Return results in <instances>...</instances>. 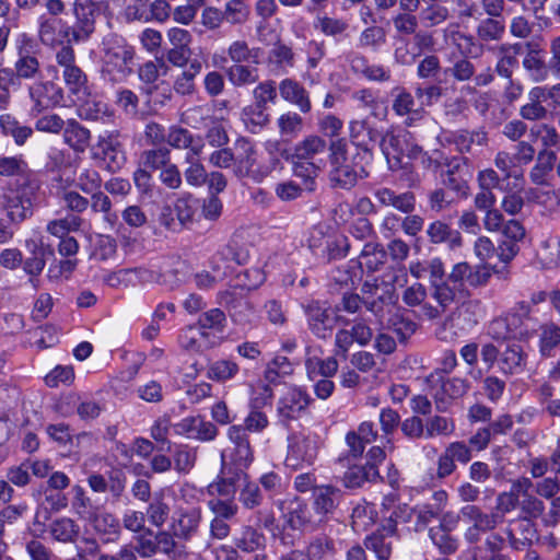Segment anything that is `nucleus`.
<instances>
[{
    "instance_id": "f257e3e1",
    "label": "nucleus",
    "mask_w": 560,
    "mask_h": 560,
    "mask_svg": "<svg viewBox=\"0 0 560 560\" xmlns=\"http://www.w3.org/2000/svg\"><path fill=\"white\" fill-rule=\"evenodd\" d=\"M229 439L231 445L221 453L222 478L220 481L209 485L210 494H218L230 498L235 493V481L244 475L252 460L253 453L246 438L245 430L240 425H233L229 429Z\"/></svg>"
},
{
    "instance_id": "f03ea898",
    "label": "nucleus",
    "mask_w": 560,
    "mask_h": 560,
    "mask_svg": "<svg viewBox=\"0 0 560 560\" xmlns=\"http://www.w3.org/2000/svg\"><path fill=\"white\" fill-rule=\"evenodd\" d=\"M37 190L38 186L32 182H25L14 188H4L0 192V209L12 223H22L33 215Z\"/></svg>"
},
{
    "instance_id": "7ed1b4c3",
    "label": "nucleus",
    "mask_w": 560,
    "mask_h": 560,
    "mask_svg": "<svg viewBox=\"0 0 560 560\" xmlns=\"http://www.w3.org/2000/svg\"><path fill=\"white\" fill-rule=\"evenodd\" d=\"M74 24L67 26L63 36L67 43H83L95 32L96 18L100 14V3L94 0H74L72 3Z\"/></svg>"
},
{
    "instance_id": "20e7f679",
    "label": "nucleus",
    "mask_w": 560,
    "mask_h": 560,
    "mask_svg": "<svg viewBox=\"0 0 560 560\" xmlns=\"http://www.w3.org/2000/svg\"><path fill=\"white\" fill-rule=\"evenodd\" d=\"M135 49L122 43L104 50L102 72L113 82L122 81L133 73Z\"/></svg>"
},
{
    "instance_id": "39448f33",
    "label": "nucleus",
    "mask_w": 560,
    "mask_h": 560,
    "mask_svg": "<svg viewBox=\"0 0 560 560\" xmlns=\"http://www.w3.org/2000/svg\"><path fill=\"white\" fill-rule=\"evenodd\" d=\"M16 60L14 72L16 79H36L42 74V66L37 55L40 52L37 43L27 34H21L16 39Z\"/></svg>"
},
{
    "instance_id": "423d86ee",
    "label": "nucleus",
    "mask_w": 560,
    "mask_h": 560,
    "mask_svg": "<svg viewBox=\"0 0 560 560\" xmlns=\"http://www.w3.org/2000/svg\"><path fill=\"white\" fill-rule=\"evenodd\" d=\"M235 150L233 172L238 178L250 177L259 180L267 175V171L258 162L256 147L250 140L238 138L235 141Z\"/></svg>"
},
{
    "instance_id": "0eeeda50",
    "label": "nucleus",
    "mask_w": 560,
    "mask_h": 560,
    "mask_svg": "<svg viewBox=\"0 0 560 560\" xmlns=\"http://www.w3.org/2000/svg\"><path fill=\"white\" fill-rule=\"evenodd\" d=\"M318 439L315 435H293L289 439L285 466L292 469L312 465L317 456Z\"/></svg>"
},
{
    "instance_id": "6e6552de",
    "label": "nucleus",
    "mask_w": 560,
    "mask_h": 560,
    "mask_svg": "<svg viewBox=\"0 0 560 560\" xmlns=\"http://www.w3.org/2000/svg\"><path fill=\"white\" fill-rule=\"evenodd\" d=\"M56 62L61 68L62 79L69 91L78 93L85 88L86 74L75 63V52L70 43L60 46L56 52Z\"/></svg>"
},
{
    "instance_id": "1a4fd4ad",
    "label": "nucleus",
    "mask_w": 560,
    "mask_h": 560,
    "mask_svg": "<svg viewBox=\"0 0 560 560\" xmlns=\"http://www.w3.org/2000/svg\"><path fill=\"white\" fill-rule=\"evenodd\" d=\"M28 94L32 101V113L36 115L59 106L63 101L62 89L49 80L34 82L28 88Z\"/></svg>"
},
{
    "instance_id": "9d476101",
    "label": "nucleus",
    "mask_w": 560,
    "mask_h": 560,
    "mask_svg": "<svg viewBox=\"0 0 560 560\" xmlns=\"http://www.w3.org/2000/svg\"><path fill=\"white\" fill-rule=\"evenodd\" d=\"M504 237L499 244V258L503 262H510L520 252V242L525 238L524 225L515 219L508 220L500 231Z\"/></svg>"
},
{
    "instance_id": "9b49d317",
    "label": "nucleus",
    "mask_w": 560,
    "mask_h": 560,
    "mask_svg": "<svg viewBox=\"0 0 560 560\" xmlns=\"http://www.w3.org/2000/svg\"><path fill=\"white\" fill-rule=\"evenodd\" d=\"M327 148L328 145L322 137L311 135L295 145L292 159L308 161L315 165L325 167Z\"/></svg>"
},
{
    "instance_id": "f8f14e48",
    "label": "nucleus",
    "mask_w": 560,
    "mask_h": 560,
    "mask_svg": "<svg viewBox=\"0 0 560 560\" xmlns=\"http://www.w3.org/2000/svg\"><path fill=\"white\" fill-rule=\"evenodd\" d=\"M349 137L353 145L372 156L373 148L378 142L381 133L366 119H357L349 124Z\"/></svg>"
},
{
    "instance_id": "ddd939ff",
    "label": "nucleus",
    "mask_w": 560,
    "mask_h": 560,
    "mask_svg": "<svg viewBox=\"0 0 560 560\" xmlns=\"http://www.w3.org/2000/svg\"><path fill=\"white\" fill-rule=\"evenodd\" d=\"M488 133L482 128L468 130L458 129L450 132L446 141L454 144L462 154H471L477 148L488 144Z\"/></svg>"
},
{
    "instance_id": "4468645a",
    "label": "nucleus",
    "mask_w": 560,
    "mask_h": 560,
    "mask_svg": "<svg viewBox=\"0 0 560 560\" xmlns=\"http://www.w3.org/2000/svg\"><path fill=\"white\" fill-rule=\"evenodd\" d=\"M279 510L283 518L284 526L292 530H303L310 523V512L307 506L298 498L287 499L279 503Z\"/></svg>"
},
{
    "instance_id": "2eb2a0df",
    "label": "nucleus",
    "mask_w": 560,
    "mask_h": 560,
    "mask_svg": "<svg viewBox=\"0 0 560 560\" xmlns=\"http://www.w3.org/2000/svg\"><path fill=\"white\" fill-rule=\"evenodd\" d=\"M178 435L200 441H210L217 436V428L200 417H187L174 425Z\"/></svg>"
},
{
    "instance_id": "dca6fc26",
    "label": "nucleus",
    "mask_w": 560,
    "mask_h": 560,
    "mask_svg": "<svg viewBox=\"0 0 560 560\" xmlns=\"http://www.w3.org/2000/svg\"><path fill=\"white\" fill-rule=\"evenodd\" d=\"M310 404V397L303 387H285L278 411L283 419H295Z\"/></svg>"
},
{
    "instance_id": "f3484780",
    "label": "nucleus",
    "mask_w": 560,
    "mask_h": 560,
    "mask_svg": "<svg viewBox=\"0 0 560 560\" xmlns=\"http://www.w3.org/2000/svg\"><path fill=\"white\" fill-rule=\"evenodd\" d=\"M374 197L382 207H390L402 213H412L416 209L412 191L397 194L388 187H381L374 191Z\"/></svg>"
},
{
    "instance_id": "a211bd4d",
    "label": "nucleus",
    "mask_w": 560,
    "mask_h": 560,
    "mask_svg": "<svg viewBox=\"0 0 560 560\" xmlns=\"http://www.w3.org/2000/svg\"><path fill=\"white\" fill-rule=\"evenodd\" d=\"M165 142L174 149L187 150L186 153L202 152L205 149V142L200 136H195L188 129L177 125L168 128Z\"/></svg>"
},
{
    "instance_id": "6ab92c4d",
    "label": "nucleus",
    "mask_w": 560,
    "mask_h": 560,
    "mask_svg": "<svg viewBox=\"0 0 560 560\" xmlns=\"http://www.w3.org/2000/svg\"><path fill=\"white\" fill-rule=\"evenodd\" d=\"M524 44H502L498 47L499 59L495 66L497 73L504 79H511L518 66L517 57L523 54Z\"/></svg>"
},
{
    "instance_id": "aec40b11",
    "label": "nucleus",
    "mask_w": 560,
    "mask_h": 560,
    "mask_svg": "<svg viewBox=\"0 0 560 560\" xmlns=\"http://www.w3.org/2000/svg\"><path fill=\"white\" fill-rule=\"evenodd\" d=\"M427 235L430 243H446L451 249L459 248L463 245L460 233L441 220H435L428 225Z\"/></svg>"
},
{
    "instance_id": "412c9836",
    "label": "nucleus",
    "mask_w": 560,
    "mask_h": 560,
    "mask_svg": "<svg viewBox=\"0 0 560 560\" xmlns=\"http://www.w3.org/2000/svg\"><path fill=\"white\" fill-rule=\"evenodd\" d=\"M279 92L284 101L298 106L303 114L311 110L308 93L298 81L292 79L282 80L279 84Z\"/></svg>"
},
{
    "instance_id": "4be33fe9",
    "label": "nucleus",
    "mask_w": 560,
    "mask_h": 560,
    "mask_svg": "<svg viewBox=\"0 0 560 560\" xmlns=\"http://www.w3.org/2000/svg\"><path fill=\"white\" fill-rule=\"evenodd\" d=\"M62 137L65 143L77 153L85 152L91 143V131L75 119L66 121Z\"/></svg>"
},
{
    "instance_id": "5701e85b",
    "label": "nucleus",
    "mask_w": 560,
    "mask_h": 560,
    "mask_svg": "<svg viewBox=\"0 0 560 560\" xmlns=\"http://www.w3.org/2000/svg\"><path fill=\"white\" fill-rule=\"evenodd\" d=\"M396 494L389 493L384 497L383 500V509L389 512L387 516V524L384 525V529L387 535H394L396 530V525L398 523H407L410 522L413 509L409 508L407 504L395 505Z\"/></svg>"
},
{
    "instance_id": "b1692460",
    "label": "nucleus",
    "mask_w": 560,
    "mask_h": 560,
    "mask_svg": "<svg viewBox=\"0 0 560 560\" xmlns=\"http://www.w3.org/2000/svg\"><path fill=\"white\" fill-rule=\"evenodd\" d=\"M200 518V510L196 508L178 512L172 520L171 530L175 537L187 539L196 533Z\"/></svg>"
},
{
    "instance_id": "393cba45",
    "label": "nucleus",
    "mask_w": 560,
    "mask_h": 560,
    "mask_svg": "<svg viewBox=\"0 0 560 560\" xmlns=\"http://www.w3.org/2000/svg\"><path fill=\"white\" fill-rule=\"evenodd\" d=\"M557 161L556 152L552 150H539L536 163L529 171V179L536 186H548V176L553 170Z\"/></svg>"
},
{
    "instance_id": "a878e982",
    "label": "nucleus",
    "mask_w": 560,
    "mask_h": 560,
    "mask_svg": "<svg viewBox=\"0 0 560 560\" xmlns=\"http://www.w3.org/2000/svg\"><path fill=\"white\" fill-rule=\"evenodd\" d=\"M305 312L308 317V325L311 330L318 338H327L332 329L328 310L320 306L318 302H311L306 305Z\"/></svg>"
},
{
    "instance_id": "bb28decb",
    "label": "nucleus",
    "mask_w": 560,
    "mask_h": 560,
    "mask_svg": "<svg viewBox=\"0 0 560 560\" xmlns=\"http://www.w3.org/2000/svg\"><path fill=\"white\" fill-rule=\"evenodd\" d=\"M407 135H396L387 131L380 138V148L385 155L388 164L394 168L400 162V155L405 153V143Z\"/></svg>"
},
{
    "instance_id": "cd10ccee",
    "label": "nucleus",
    "mask_w": 560,
    "mask_h": 560,
    "mask_svg": "<svg viewBox=\"0 0 560 560\" xmlns=\"http://www.w3.org/2000/svg\"><path fill=\"white\" fill-rule=\"evenodd\" d=\"M456 366V354L453 351H447L444 353L442 360V368L435 370L430 375L425 377V382L428 385H445L451 382H460L463 384H469L470 381L468 378H460L457 376L450 377L448 375Z\"/></svg>"
},
{
    "instance_id": "c85d7f7f",
    "label": "nucleus",
    "mask_w": 560,
    "mask_h": 560,
    "mask_svg": "<svg viewBox=\"0 0 560 560\" xmlns=\"http://www.w3.org/2000/svg\"><path fill=\"white\" fill-rule=\"evenodd\" d=\"M376 438L371 422H362L358 431H351L347 434L346 441L353 456H360L366 444L372 443Z\"/></svg>"
},
{
    "instance_id": "c756f323",
    "label": "nucleus",
    "mask_w": 560,
    "mask_h": 560,
    "mask_svg": "<svg viewBox=\"0 0 560 560\" xmlns=\"http://www.w3.org/2000/svg\"><path fill=\"white\" fill-rule=\"evenodd\" d=\"M160 68L167 69L165 61L163 59H156L155 61H147L142 63L138 68V78L141 82L147 84L148 86L143 89L144 94L148 96V101L151 102L152 95L154 91L158 89V85H153V83L160 77Z\"/></svg>"
},
{
    "instance_id": "7c9ffc66",
    "label": "nucleus",
    "mask_w": 560,
    "mask_h": 560,
    "mask_svg": "<svg viewBox=\"0 0 560 560\" xmlns=\"http://www.w3.org/2000/svg\"><path fill=\"white\" fill-rule=\"evenodd\" d=\"M201 153L202 152L185 154V163L187 164V167L184 171V176L187 184L194 187L202 186L208 179L206 168L200 161Z\"/></svg>"
},
{
    "instance_id": "2f4dec72",
    "label": "nucleus",
    "mask_w": 560,
    "mask_h": 560,
    "mask_svg": "<svg viewBox=\"0 0 560 560\" xmlns=\"http://www.w3.org/2000/svg\"><path fill=\"white\" fill-rule=\"evenodd\" d=\"M451 18V11L439 1L425 4L419 12V20L424 27H435Z\"/></svg>"
},
{
    "instance_id": "473e14b6",
    "label": "nucleus",
    "mask_w": 560,
    "mask_h": 560,
    "mask_svg": "<svg viewBox=\"0 0 560 560\" xmlns=\"http://www.w3.org/2000/svg\"><path fill=\"white\" fill-rule=\"evenodd\" d=\"M293 374V365L285 357H276L268 363L265 377L269 383L287 384V378Z\"/></svg>"
},
{
    "instance_id": "72a5a7b5",
    "label": "nucleus",
    "mask_w": 560,
    "mask_h": 560,
    "mask_svg": "<svg viewBox=\"0 0 560 560\" xmlns=\"http://www.w3.org/2000/svg\"><path fill=\"white\" fill-rule=\"evenodd\" d=\"M202 63L192 59L186 69L176 78L174 89L182 95H189L195 91V78L201 72Z\"/></svg>"
},
{
    "instance_id": "f704fd0d",
    "label": "nucleus",
    "mask_w": 560,
    "mask_h": 560,
    "mask_svg": "<svg viewBox=\"0 0 560 560\" xmlns=\"http://www.w3.org/2000/svg\"><path fill=\"white\" fill-rule=\"evenodd\" d=\"M525 198L528 202L539 205L550 212L555 211L559 205V198L549 185L528 188L525 191Z\"/></svg>"
},
{
    "instance_id": "c9c22d12",
    "label": "nucleus",
    "mask_w": 560,
    "mask_h": 560,
    "mask_svg": "<svg viewBox=\"0 0 560 560\" xmlns=\"http://www.w3.org/2000/svg\"><path fill=\"white\" fill-rule=\"evenodd\" d=\"M505 33L502 19L487 18L480 21L476 28L478 39L485 43L499 42Z\"/></svg>"
},
{
    "instance_id": "e433bc0d",
    "label": "nucleus",
    "mask_w": 560,
    "mask_h": 560,
    "mask_svg": "<svg viewBox=\"0 0 560 560\" xmlns=\"http://www.w3.org/2000/svg\"><path fill=\"white\" fill-rule=\"evenodd\" d=\"M376 513L374 505L368 502L357 504L351 514V525L354 532L368 530L374 523Z\"/></svg>"
},
{
    "instance_id": "4c0bfd02",
    "label": "nucleus",
    "mask_w": 560,
    "mask_h": 560,
    "mask_svg": "<svg viewBox=\"0 0 560 560\" xmlns=\"http://www.w3.org/2000/svg\"><path fill=\"white\" fill-rule=\"evenodd\" d=\"M0 127L3 133L12 137L18 145H23L33 135V129L31 127L21 125L11 115H2L0 117Z\"/></svg>"
},
{
    "instance_id": "58836bf2",
    "label": "nucleus",
    "mask_w": 560,
    "mask_h": 560,
    "mask_svg": "<svg viewBox=\"0 0 560 560\" xmlns=\"http://www.w3.org/2000/svg\"><path fill=\"white\" fill-rule=\"evenodd\" d=\"M529 137L535 140H539L541 143V150H550V148L560 147V133L558 130L549 124L534 125L529 129Z\"/></svg>"
},
{
    "instance_id": "ea45409f",
    "label": "nucleus",
    "mask_w": 560,
    "mask_h": 560,
    "mask_svg": "<svg viewBox=\"0 0 560 560\" xmlns=\"http://www.w3.org/2000/svg\"><path fill=\"white\" fill-rule=\"evenodd\" d=\"M526 354L520 345H508L506 349L501 353L500 364L502 371L506 374L515 373L523 366Z\"/></svg>"
},
{
    "instance_id": "a19ab883",
    "label": "nucleus",
    "mask_w": 560,
    "mask_h": 560,
    "mask_svg": "<svg viewBox=\"0 0 560 560\" xmlns=\"http://www.w3.org/2000/svg\"><path fill=\"white\" fill-rule=\"evenodd\" d=\"M537 257L544 268L552 269L560 266V238L550 237L544 241Z\"/></svg>"
},
{
    "instance_id": "79ce46f5",
    "label": "nucleus",
    "mask_w": 560,
    "mask_h": 560,
    "mask_svg": "<svg viewBox=\"0 0 560 560\" xmlns=\"http://www.w3.org/2000/svg\"><path fill=\"white\" fill-rule=\"evenodd\" d=\"M279 133L282 138L291 140L302 131L303 118L293 112L281 114L277 120Z\"/></svg>"
},
{
    "instance_id": "37998d69",
    "label": "nucleus",
    "mask_w": 560,
    "mask_h": 560,
    "mask_svg": "<svg viewBox=\"0 0 560 560\" xmlns=\"http://www.w3.org/2000/svg\"><path fill=\"white\" fill-rule=\"evenodd\" d=\"M430 289L432 299L442 310H447L455 302L457 293L460 291L459 288L455 287L447 279L430 287Z\"/></svg>"
},
{
    "instance_id": "c03bdc74",
    "label": "nucleus",
    "mask_w": 560,
    "mask_h": 560,
    "mask_svg": "<svg viewBox=\"0 0 560 560\" xmlns=\"http://www.w3.org/2000/svg\"><path fill=\"white\" fill-rule=\"evenodd\" d=\"M168 162H171V152L164 147L145 150L140 154V165L147 170H161Z\"/></svg>"
},
{
    "instance_id": "a18cd8bd",
    "label": "nucleus",
    "mask_w": 560,
    "mask_h": 560,
    "mask_svg": "<svg viewBox=\"0 0 560 560\" xmlns=\"http://www.w3.org/2000/svg\"><path fill=\"white\" fill-rule=\"evenodd\" d=\"M305 366L310 378L314 380L317 376H332L337 372L338 363L334 358L322 360L314 357L306 359Z\"/></svg>"
},
{
    "instance_id": "49530a36",
    "label": "nucleus",
    "mask_w": 560,
    "mask_h": 560,
    "mask_svg": "<svg viewBox=\"0 0 560 560\" xmlns=\"http://www.w3.org/2000/svg\"><path fill=\"white\" fill-rule=\"evenodd\" d=\"M230 82L234 86L254 84L258 81L259 74L257 68L233 65L226 71Z\"/></svg>"
},
{
    "instance_id": "de8ad7c7",
    "label": "nucleus",
    "mask_w": 560,
    "mask_h": 560,
    "mask_svg": "<svg viewBox=\"0 0 560 560\" xmlns=\"http://www.w3.org/2000/svg\"><path fill=\"white\" fill-rule=\"evenodd\" d=\"M358 173L351 166H342L329 171V182L332 188L351 189L358 183Z\"/></svg>"
},
{
    "instance_id": "09e8293b",
    "label": "nucleus",
    "mask_w": 560,
    "mask_h": 560,
    "mask_svg": "<svg viewBox=\"0 0 560 560\" xmlns=\"http://www.w3.org/2000/svg\"><path fill=\"white\" fill-rule=\"evenodd\" d=\"M393 93H395V97L392 108L397 116H407L418 113L415 96L409 91L405 88L397 86L393 90Z\"/></svg>"
},
{
    "instance_id": "8fccbe9b",
    "label": "nucleus",
    "mask_w": 560,
    "mask_h": 560,
    "mask_svg": "<svg viewBox=\"0 0 560 560\" xmlns=\"http://www.w3.org/2000/svg\"><path fill=\"white\" fill-rule=\"evenodd\" d=\"M259 48L250 49L245 40H235L228 48V55L235 65L253 61L258 63Z\"/></svg>"
},
{
    "instance_id": "3c124183",
    "label": "nucleus",
    "mask_w": 560,
    "mask_h": 560,
    "mask_svg": "<svg viewBox=\"0 0 560 560\" xmlns=\"http://www.w3.org/2000/svg\"><path fill=\"white\" fill-rule=\"evenodd\" d=\"M57 20L48 16H40L38 23V38L44 46L56 47L57 45H63L57 36Z\"/></svg>"
},
{
    "instance_id": "603ef678",
    "label": "nucleus",
    "mask_w": 560,
    "mask_h": 560,
    "mask_svg": "<svg viewBox=\"0 0 560 560\" xmlns=\"http://www.w3.org/2000/svg\"><path fill=\"white\" fill-rule=\"evenodd\" d=\"M314 27L326 36L337 37L342 35L349 25L342 19L318 15L314 22Z\"/></svg>"
},
{
    "instance_id": "864d4df0",
    "label": "nucleus",
    "mask_w": 560,
    "mask_h": 560,
    "mask_svg": "<svg viewBox=\"0 0 560 560\" xmlns=\"http://www.w3.org/2000/svg\"><path fill=\"white\" fill-rule=\"evenodd\" d=\"M378 477V469L353 466L345 474V483L349 488H355L365 481H374Z\"/></svg>"
},
{
    "instance_id": "5fc2aeb1",
    "label": "nucleus",
    "mask_w": 560,
    "mask_h": 560,
    "mask_svg": "<svg viewBox=\"0 0 560 560\" xmlns=\"http://www.w3.org/2000/svg\"><path fill=\"white\" fill-rule=\"evenodd\" d=\"M91 209L95 213H103L104 221L113 228L117 222V214L112 211V201L107 195L97 191L91 196Z\"/></svg>"
},
{
    "instance_id": "6e6d98bb",
    "label": "nucleus",
    "mask_w": 560,
    "mask_h": 560,
    "mask_svg": "<svg viewBox=\"0 0 560 560\" xmlns=\"http://www.w3.org/2000/svg\"><path fill=\"white\" fill-rule=\"evenodd\" d=\"M165 491L155 494L153 501L150 503L147 514L152 525L156 527L163 526L168 514L170 506L164 502Z\"/></svg>"
},
{
    "instance_id": "4d7b16f0",
    "label": "nucleus",
    "mask_w": 560,
    "mask_h": 560,
    "mask_svg": "<svg viewBox=\"0 0 560 560\" xmlns=\"http://www.w3.org/2000/svg\"><path fill=\"white\" fill-rule=\"evenodd\" d=\"M315 508L320 513L330 512L338 500V491L329 486L317 487L314 491Z\"/></svg>"
},
{
    "instance_id": "13d9d810",
    "label": "nucleus",
    "mask_w": 560,
    "mask_h": 560,
    "mask_svg": "<svg viewBox=\"0 0 560 560\" xmlns=\"http://www.w3.org/2000/svg\"><path fill=\"white\" fill-rule=\"evenodd\" d=\"M392 22L395 31L404 36H409L416 33V31L419 28V23H421L419 15L404 11H400L394 15Z\"/></svg>"
},
{
    "instance_id": "bf43d9fd",
    "label": "nucleus",
    "mask_w": 560,
    "mask_h": 560,
    "mask_svg": "<svg viewBox=\"0 0 560 560\" xmlns=\"http://www.w3.org/2000/svg\"><path fill=\"white\" fill-rule=\"evenodd\" d=\"M83 220L78 215H67L66 218L50 221L47 231L58 237L66 236L70 231H78L82 226Z\"/></svg>"
},
{
    "instance_id": "052dcab7",
    "label": "nucleus",
    "mask_w": 560,
    "mask_h": 560,
    "mask_svg": "<svg viewBox=\"0 0 560 560\" xmlns=\"http://www.w3.org/2000/svg\"><path fill=\"white\" fill-rule=\"evenodd\" d=\"M329 152L330 170H336L342 166H348V144L342 138L332 140L327 148Z\"/></svg>"
},
{
    "instance_id": "680f3d73",
    "label": "nucleus",
    "mask_w": 560,
    "mask_h": 560,
    "mask_svg": "<svg viewBox=\"0 0 560 560\" xmlns=\"http://www.w3.org/2000/svg\"><path fill=\"white\" fill-rule=\"evenodd\" d=\"M198 4L195 0L172 3V16L176 23L188 25L196 18Z\"/></svg>"
},
{
    "instance_id": "e2e57ef3",
    "label": "nucleus",
    "mask_w": 560,
    "mask_h": 560,
    "mask_svg": "<svg viewBox=\"0 0 560 560\" xmlns=\"http://www.w3.org/2000/svg\"><path fill=\"white\" fill-rule=\"evenodd\" d=\"M79 529L77 525L70 518H60L51 524L50 534L51 536L62 542H69L77 537Z\"/></svg>"
},
{
    "instance_id": "0e129e2a",
    "label": "nucleus",
    "mask_w": 560,
    "mask_h": 560,
    "mask_svg": "<svg viewBox=\"0 0 560 560\" xmlns=\"http://www.w3.org/2000/svg\"><path fill=\"white\" fill-rule=\"evenodd\" d=\"M94 528L106 536V541L114 540L119 533V522L112 514L101 513L94 518Z\"/></svg>"
},
{
    "instance_id": "69168bd1",
    "label": "nucleus",
    "mask_w": 560,
    "mask_h": 560,
    "mask_svg": "<svg viewBox=\"0 0 560 560\" xmlns=\"http://www.w3.org/2000/svg\"><path fill=\"white\" fill-rule=\"evenodd\" d=\"M256 108H267L269 102L273 103L277 98L276 82L267 80L260 82L253 91Z\"/></svg>"
},
{
    "instance_id": "338daca9",
    "label": "nucleus",
    "mask_w": 560,
    "mask_h": 560,
    "mask_svg": "<svg viewBox=\"0 0 560 560\" xmlns=\"http://www.w3.org/2000/svg\"><path fill=\"white\" fill-rule=\"evenodd\" d=\"M265 538L253 528L243 529L240 537L235 538V545L246 552H253L264 547Z\"/></svg>"
},
{
    "instance_id": "774afa93",
    "label": "nucleus",
    "mask_w": 560,
    "mask_h": 560,
    "mask_svg": "<svg viewBox=\"0 0 560 560\" xmlns=\"http://www.w3.org/2000/svg\"><path fill=\"white\" fill-rule=\"evenodd\" d=\"M388 327L397 335L400 341H406L417 330V324L413 320L399 314H395L389 318Z\"/></svg>"
}]
</instances>
